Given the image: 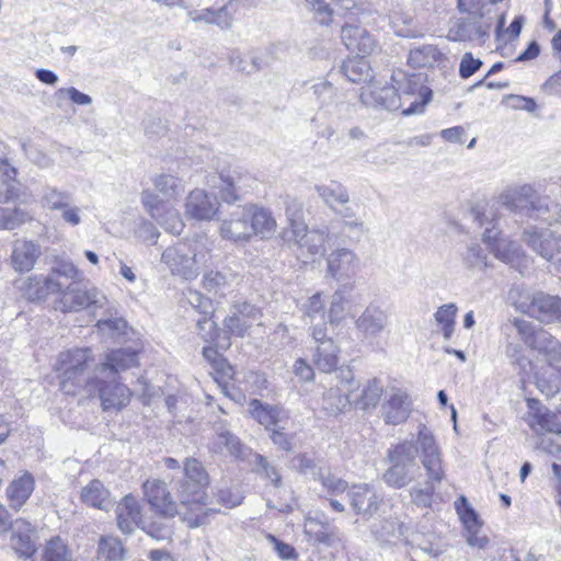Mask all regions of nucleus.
<instances>
[{
  "label": "nucleus",
  "instance_id": "obj_57",
  "mask_svg": "<svg viewBox=\"0 0 561 561\" xmlns=\"http://www.w3.org/2000/svg\"><path fill=\"white\" fill-rule=\"evenodd\" d=\"M31 219L32 216L24 209L2 208V224H0V227L4 230H13Z\"/></svg>",
  "mask_w": 561,
  "mask_h": 561
},
{
  "label": "nucleus",
  "instance_id": "obj_12",
  "mask_svg": "<svg viewBox=\"0 0 561 561\" xmlns=\"http://www.w3.org/2000/svg\"><path fill=\"white\" fill-rule=\"evenodd\" d=\"M141 201L148 214L168 232L172 234H180L182 232L184 224L171 203L164 202L151 191H144Z\"/></svg>",
  "mask_w": 561,
  "mask_h": 561
},
{
  "label": "nucleus",
  "instance_id": "obj_7",
  "mask_svg": "<svg viewBox=\"0 0 561 561\" xmlns=\"http://www.w3.org/2000/svg\"><path fill=\"white\" fill-rule=\"evenodd\" d=\"M391 79L394 83L397 93L400 94L403 105L409 102L407 107H402L403 115L421 113L424 106L431 101L432 91L424 84L423 73H405L402 70L393 71Z\"/></svg>",
  "mask_w": 561,
  "mask_h": 561
},
{
  "label": "nucleus",
  "instance_id": "obj_25",
  "mask_svg": "<svg viewBox=\"0 0 561 561\" xmlns=\"http://www.w3.org/2000/svg\"><path fill=\"white\" fill-rule=\"evenodd\" d=\"M219 207L220 203L216 196L196 188L186 197L185 216L196 220H211L218 213Z\"/></svg>",
  "mask_w": 561,
  "mask_h": 561
},
{
  "label": "nucleus",
  "instance_id": "obj_49",
  "mask_svg": "<svg viewBox=\"0 0 561 561\" xmlns=\"http://www.w3.org/2000/svg\"><path fill=\"white\" fill-rule=\"evenodd\" d=\"M382 386L376 379L369 380L362 389L358 398L353 399V403L362 410L375 408L382 394Z\"/></svg>",
  "mask_w": 561,
  "mask_h": 561
},
{
  "label": "nucleus",
  "instance_id": "obj_62",
  "mask_svg": "<svg viewBox=\"0 0 561 561\" xmlns=\"http://www.w3.org/2000/svg\"><path fill=\"white\" fill-rule=\"evenodd\" d=\"M323 311L324 300L321 293H316L302 305L304 316L310 318L311 320L317 316L323 314Z\"/></svg>",
  "mask_w": 561,
  "mask_h": 561
},
{
  "label": "nucleus",
  "instance_id": "obj_15",
  "mask_svg": "<svg viewBox=\"0 0 561 561\" xmlns=\"http://www.w3.org/2000/svg\"><path fill=\"white\" fill-rule=\"evenodd\" d=\"M219 236L224 240L244 243L251 240L247 204L237 206L219 222Z\"/></svg>",
  "mask_w": 561,
  "mask_h": 561
},
{
  "label": "nucleus",
  "instance_id": "obj_30",
  "mask_svg": "<svg viewBox=\"0 0 561 561\" xmlns=\"http://www.w3.org/2000/svg\"><path fill=\"white\" fill-rule=\"evenodd\" d=\"M238 274L230 270L208 271L204 273L202 285L203 288L214 296L225 297L234 290L238 284Z\"/></svg>",
  "mask_w": 561,
  "mask_h": 561
},
{
  "label": "nucleus",
  "instance_id": "obj_18",
  "mask_svg": "<svg viewBox=\"0 0 561 561\" xmlns=\"http://www.w3.org/2000/svg\"><path fill=\"white\" fill-rule=\"evenodd\" d=\"M21 294L30 301H41L51 294H59L64 283L53 276L32 275L16 282Z\"/></svg>",
  "mask_w": 561,
  "mask_h": 561
},
{
  "label": "nucleus",
  "instance_id": "obj_41",
  "mask_svg": "<svg viewBox=\"0 0 561 561\" xmlns=\"http://www.w3.org/2000/svg\"><path fill=\"white\" fill-rule=\"evenodd\" d=\"M215 431L217 439L214 443L213 450L217 454H222L225 450L234 458H242L245 451L244 446L240 439L232 434L226 425L216 424Z\"/></svg>",
  "mask_w": 561,
  "mask_h": 561
},
{
  "label": "nucleus",
  "instance_id": "obj_50",
  "mask_svg": "<svg viewBox=\"0 0 561 561\" xmlns=\"http://www.w3.org/2000/svg\"><path fill=\"white\" fill-rule=\"evenodd\" d=\"M458 308L455 304H445L436 310L434 318L440 327L444 339L449 340L455 330V319Z\"/></svg>",
  "mask_w": 561,
  "mask_h": 561
},
{
  "label": "nucleus",
  "instance_id": "obj_34",
  "mask_svg": "<svg viewBox=\"0 0 561 561\" xmlns=\"http://www.w3.org/2000/svg\"><path fill=\"white\" fill-rule=\"evenodd\" d=\"M41 255V247L28 240H18L13 244L11 263L15 271H31Z\"/></svg>",
  "mask_w": 561,
  "mask_h": 561
},
{
  "label": "nucleus",
  "instance_id": "obj_4",
  "mask_svg": "<svg viewBox=\"0 0 561 561\" xmlns=\"http://www.w3.org/2000/svg\"><path fill=\"white\" fill-rule=\"evenodd\" d=\"M209 484L203 482H174L173 490L180 506V515L190 528L209 523L219 511L207 507Z\"/></svg>",
  "mask_w": 561,
  "mask_h": 561
},
{
  "label": "nucleus",
  "instance_id": "obj_23",
  "mask_svg": "<svg viewBox=\"0 0 561 561\" xmlns=\"http://www.w3.org/2000/svg\"><path fill=\"white\" fill-rule=\"evenodd\" d=\"M261 311L255 306L242 302L236 304L225 319L224 325L230 334L243 337L254 322L260 320Z\"/></svg>",
  "mask_w": 561,
  "mask_h": 561
},
{
  "label": "nucleus",
  "instance_id": "obj_54",
  "mask_svg": "<svg viewBox=\"0 0 561 561\" xmlns=\"http://www.w3.org/2000/svg\"><path fill=\"white\" fill-rule=\"evenodd\" d=\"M462 261L470 270L482 271L488 267V255L479 244H470L462 253Z\"/></svg>",
  "mask_w": 561,
  "mask_h": 561
},
{
  "label": "nucleus",
  "instance_id": "obj_46",
  "mask_svg": "<svg viewBox=\"0 0 561 561\" xmlns=\"http://www.w3.org/2000/svg\"><path fill=\"white\" fill-rule=\"evenodd\" d=\"M249 411L251 415L266 428L275 426L280 416V410L277 407L263 405L256 399L250 401Z\"/></svg>",
  "mask_w": 561,
  "mask_h": 561
},
{
  "label": "nucleus",
  "instance_id": "obj_6",
  "mask_svg": "<svg viewBox=\"0 0 561 561\" xmlns=\"http://www.w3.org/2000/svg\"><path fill=\"white\" fill-rule=\"evenodd\" d=\"M420 445L403 442L389 451L391 467L385 472V482L393 488H403L415 479L420 467L416 465V455Z\"/></svg>",
  "mask_w": 561,
  "mask_h": 561
},
{
  "label": "nucleus",
  "instance_id": "obj_22",
  "mask_svg": "<svg viewBox=\"0 0 561 561\" xmlns=\"http://www.w3.org/2000/svg\"><path fill=\"white\" fill-rule=\"evenodd\" d=\"M527 408L525 421L535 433H552L557 438L560 437L561 425L557 414L549 412L537 399H527Z\"/></svg>",
  "mask_w": 561,
  "mask_h": 561
},
{
  "label": "nucleus",
  "instance_id": "obj_8",
  "mask_svg": "<svg viewBox=\"0 0 561 561\" xmlns=\"http://www.w3.org/2000/svg\"><path fill=\"white\" fill-rule=\"evenodd\" d=\"M497 199L507 209L530 217L534 214L541 217L550 210L547 198L539 197L530 184L507 186L500 193Z\"/></svg>",
  "mask_w": 561,
  "mask_h": 561
},
{
  "label": "nucleus",
  "instance_id": "obj_26",
  "mask_svg": "<svg viewBox=\"0 0 561 561\" xmlns=\"http://www.w3.org/2000/svg\"><path fill=\"white\" fill-rule=\"evenodd\" d=\"M381 411L387 424H401L410 416L412 411V400L405 390L393 388L382 404Z\"/></svg>",
  "mask_w": 561,
  "mask_h": 561
},
{
  "label": "nucleus",
  "instance_id": "obj_24",
  "mask_svg": "<svg viewBox=\"0 0 561 561\" xmlns=\"http://www.w3.org/2000/svg\"><path fill=\"white\" fill-rule=\"evenodd\" d=\"M218 179L219 184L216 187L219 191L220 198L228 204L239 201L253 182L248 172L237 169L220 173Z\"/></svg>",
  "mask_w": 561,
  "mask_h": 561
},
{
  "label": "nucleus",
  "instance_id": "obj_17",
  "mask_svg": "<svg viewBox=\"0 0 561 561\" xmlns=\"http://www.w3.org/2000/svg\"><path fill=\"white\" fill-rule=\"evenodd\" d=\"M142 488L148 503L158 514L165 517L180 515L179 503L173 500L165 482L157 479L147 480Z\"/></svg>",
  "mask_w": 561,
  "mask_h": 561
},
{
  "label": "nucleus",
  "instance_id": "obj_1",
  "mask_svg": "<svg viewBox=\"0 0 561 561\" xmlns=\"http://www.w3.org/2000/svg\"><path fill=\"white\" fill-rule=\"evenodd\" d=\"M54 370L62 393L67 396L84 393L89 397L95 394L98 377L101 374L91 348L75 347L60 352Z\"/></svg>",
  "mask_w": 561,
  "mask_h": 561
},
{
  "label": "nucleus",
  "instance_id": "obj_3",
  "mask_svg": "<svg viewBox=\"0 0 561 561\" xmlns=\"http://www.w3.org/2000/svg\"><path fill=\"white\" fill-rule=\"evenodd\" d=\"M161 260L173 275L195 279L203 267L211 264L213 256L205 243L193 241L167 248Z\"/></svg>",
  "mask_w": 561,
  "mask_h": 561
},
{
  "label": "nucleus",
  "instance_id": "obj_10",
  "mask_svg": "<svg viewBox=\"0 0 561 561\" xmlns=\"http://www.w3.org/2000/svg\"><path fill=\"white\" fill-rule=\"evenodd\" d=\"M312 341L311 360L313 365L323 373L333 371L339 364L340 347L335 341L328 335L327 323H318L310 328Z\"/></svg>",
  "mask_w": 561,
  "mask_h": 561
},
{
  "label": "nucleus",
  "instance_id": "obj_14",
  "mask_svg": "<svg viewBox=\"0 0 561 561\" xmlns=\"http://www.w3.org/2000/svg\"><path fill=\"white\" fill-rule=\"evenodd\" d=\"M354 324L364 340L373 341L387 330L389 317L379 305L369 304L355 319Z\"/></svg>",
  "mask_w": 561,
  "mask_h": 561
},
{
  "label": "nucleus",
  "instance_id": "obj_38",
  "mask_svg": "<svg viewBox=\"0 0 561 561\" xmlns=\"http://www.w3.org/2000/svg\"><path fill=\"white\" fill-rule=\"evenodd\" d=\"M34 490L33 477L25 472L19 478L14 479L7 488V497L10 506L18 511L20 510Z\"/></svg>",
  "mask_w": 561,
  "mask_h": 561
},
{
  "label": "nucleus",
  "instance_id": "obj_48",
  "mask_svg": "<svg viewBox=\"0 0 561 561\" xmlns=\"http://www.w3.org/2000/svg\"><path fill=\"white\" fill-rule=\"evenodd\" d=\"M174 482H203L210 484V477L202 463L196 458H186L183 462V477Z\"/></svg>",
  "mask_w": 561,
  "mask_h": 561
},
{
  "label": "nucleus",
  "instance_id": "obj_5",
  "mask_svg": "<svg viewBox=\"0 0 561 561\" xmlns=\"http://www.w3.org/2000/svg\"><path fill=\"white\" fill-rule=\"evenodd\" d=\"M516 310L540 322H552L561 316V300L558 296L541 290L517 287L511 291Z\"/></svg>",
  "mask_w": 561,
  "mask_h": 561
},
{
  "label": "nucleus",
  "instance_id": "obj_35",
  "mask_svg": "<svg viewBox=\"0 0 561 561\" xmlns=\"http://www.w3.org/2000/svg\"><path fill=\"white\" fill-rule=\"evenodd\" d=\"M352 285L340 286L331 296L328 320L330 324H339L345 319V314L351 311L352 304L356 296L352 294Z\"/></svg>",
  "mask_w": 561,
  "mask_h": 561
},
{
  "label": "nucleus",
  "instance_id": "obj_39",
  "mask_svg": "<svg viewBox=\"0 0 561 561\" xmlns=\"http://www.w3.org/2000/svg\"><path fill=\"white\" fill-rule=\"evenodd\" d=\"M80 497L84 504L100 510H108L112 506L110 491L98 479L90 481L81 489Z\"/></svg>",
  "mask_w": 561,
  "mask_h": 561
},
{
  "label": "nucleus",
  "instance_id": "obj_21",
  "mask_svg": "<svg viewBox=\"0 0 561 561\" xmlns=\"http://www.w3.org/2000/svg\"><path fill=\"white\" fill-rule=\"evenodd\" d=\"M95 394L101 400V407L104 411H119L128 405L131 399L130 389L116 381L115 379L105 381L98 377V388Z\"/></svg>",
  "mask_w": 561,
  "mask_h": 561
},
{
  "label": "nucleus",
  "instance_id": "obj_2",
  "mask_svg": "<svg viewBox=\"0 0 561 561\" xmlns=\"http://www.w3.org/2000/svg\"><path fill=\"white\" fill-rule=\"evenodd\" d=\"M417 443L421 451V462L426 471L427 481L424 488H413L410 491L412 502L417 506L428 507L432 504L435 491L434 483L440 482L445 477L442 455L433 433L425 426L420 425Z\"/></svg>",
  "mask_w": 561,
  "mask_h": 561
},
{
  "label": "nucleus",
  "instance_id": "obj_31",
  "mask_svg": "<svg viewBox=\"0 0 561 561\" xmlns=\"http://www.w3.org/2000/svg\"><path fill=\"white\" fill-rule=\"evenodd\" d=\"M117 526L124 534H130L136 527H141L145 523L140 515V505L138 501L126 495L116 507Z\"/></svg>",
  "mask_w": 561,
  "mask_h": 561
},
{
  "label": "nucleus",
  "instance_id": "obj_63",
  "mask_svg": "<svg viewBox=\"0 0 561 561\" xmlns=\"http://www.w3.org/2000/svg\"><path fill=\"white\" fill-rule=\"evenodd\" d=\"M511 323L514 327V329L516 330L520 340L526 345L533 346L534 334H535V329H534L533 323L527 320L519 319V318L513 319Z\"/></svg>",
  "mask_w": 561,
  "mask_h": 561
},
{
  "label": "nucleus",
  "instance_id": "obj_11",
  "mask_svg": "<svg viewBox=\"0 0 561 561\" xmlns=\"http://www.w3.org/2000/svg\"><path fill=\"white\" fill-rule=\"evenodd\" d=\"M358 387L351 370H341L331 379V387L323 394V409L332 415L343 412L353 402L352 393Z\"/></svg>",
  "mask_w": 561,
  "mask_h": 561
},
{
  "label": "nucleus",
  "instance_id": "obj_40",
  "mask_svg": "<svg viewBox=\"0 0 561 561\" xmlns=\"http://www.w3.org/2000/svg\"><path fill=\"white\" fill-rule=\"evenodd\" d=\"M305 534L310 540L321 543L325 547H333L341 541L335 528L323 524L316 518L308 517L305 522Z\"/></svg>",
  "mask_w": 561,
  "mask_h": 561
},
{
  "label": "nucleus",
  "instance_id": "obj_36",
  "mask_svg": "<svg viewBox=\"0 0 561 561\" xmlns=\"http://www.w3.org/2000/svg\"><path fill=\"white\" fill-rule=\"evenodd\" d=\"M348 496L353 510L358 515H373L378 508V496L368 484L353 485Z\"/></svg>",
  "mask_w": 561,
  "mask_h": 561
},
{
  "label": "nucleus",
  "instance_id": "obj_56",
  "mask_svg": "<svg viewBox=\"0 0 561 561\" xmlns=\"http://www.w3.org/2000/svg\"><path fill=\"white\" fill-rule=\"evenodd\" d=\"M455 507L465 526V529H473L474 527L481 526L478 514L470 506L468 500L465 496H460L455 502Z\"/></svg>",
  "mask_w": 561,
  "mask_h": 561
},
{
  "label": "nucleus",
  "instance_id": "obj_43",
  "mask_svg": "<svg viewBox=\"0 0 561 561\" xmlns=\"http://www.w3.org/2000/svg\"><path fill=\"white\" fill-rule=\"evenodd\" d=\"M342 72L353 83H365L373 79V70L364 57L350 58L343 62Z\"/></svg>",
  "mask_w": 561,
  "mask_h": 561
},
{
  "label": "nucleus",
  "instance_id": "obj_37",
  "mask_svg": "<svg viewBox=\"0 0 561 561\" xmlns=\"http://www.w3.org/2000/svg\"><path fill=\"white\" fill-rule=\"evenodd\" d=\"M389 23L397 36L419 38L424 35L423 30L417 27L413 15L402 9L391 11L389 14Z\"/></svg>",
  "mask_w": 561,
  "mask_h": 561
},
{
  "label": "nucleus",
  "instance_id": "obj_47",
  "mask_svg": "<svg viewBox=\"0 0 561 561\" xmlns=\"http://www.w3.org/2000/svg\"><path fill=\"white\" fill-rule=\"evenodd\" d=\"M124 547L119 539L113 536H102L99 539L98 558L101 561H123Z\"/></svg>",
  "mask_w": 561,
  "mask_h": 561
},
{
  "label": "nucleus",
  "instance_id": "obj_13",
  "mask_svg": "<svg viewBox=\"0 0 561 561\" xmlns=\"http://www.w3.org/2000/svg\"><path fill=\"white\" fill-rule=\"evenodd\" d=\"M358 255L348 248L340 247L327 256V274L336 280H346L356 275L359 270Z\"/></svg>",
  "mask_w": 561,
  "mask_h": 561
},
{
  "label": "nucleus",
  "instance_id": "obj_55",
  "mask_svg": "<svg viewBox=\"0 0 561 561\" xmlns=\"http://www.w3.org/2000/svg\"><path fill=\"white\" fill-rule=\"evenodd\" d=\"M310 92L314 100L321 105L325 106L331 104V102L337 95V90L334 85L328 80H320L314 82L310 87Z\"/></svg>",
  "mask_w": 561,
  "mask_h": 561
},
{
  "label": "nucleus",
  "instance_id": "obj_61",
  "mask_svg": "<svg viewBox=\"0 0 561 561\" xmlns=\"http://www.w3.org/2000/svg\"><path fill=\"white\" fill-rule=\"evenodd\" d=\"M344 219V226L351 229H358L359 231L365 230L364 220L356 216V211L353 206L344 205L341 209L334 210Z\"/></svg>",
  "mask_w": 561,
  "mask_h": 561
},
{
  "label": "nucleus",
  "instance_id": "obj_20",
  "mask_svg": "<svg viewBox=\"0 0 561 561\" xmlns=\"http://www.w3.org/2000/svg\"><path fill=\"white\" fill-rule=\"evenodd\" d=\"M483 240L491 245V250L499 260L516 268L526 266V259L520 247L514 241L497 239V231L494 227L485 228Z\"/></svg>",
  "mask_w": 561,
  "mask_h": 561
},
{
  "label": "nucleus",
  "instance_id": "obj_29",
  "mask_svg": "<svg viewBox=\"0 0 561 561\" xmlns=\"http://www.w3.org/2000/svg\"><path fill=\"white\" fill-rule=\"evenodd\" d=\"M341 38L350 51L357 53L358 55H369L376 48V42L373 36L359 25L346 24L343 26Z\"/></svg>",
  "mask_w": 561,
  "mask_h": 561
},
{
  "label": "nucleus",
  "instance_id": "obj_42",
  "mask_svg": "<svg viewBox=\"0 0 561 561\" xmlns=\"http://www.w3.org/2000/svg\"><path fill=\"white\" fill-rule=\"evenodd\" d=\"M446 59L435 45H423L410 50L408 64L413 68L434 67Z\"/></svg>",
  "mask_w": 561,
  "mask_h": 561
},
{
  "label": "nucleus",
  "instance_id": "obj_58",
  "mask_svg": "<svg viewBox=\"0 0 561 561\" xmlns=\"http://www.w3.org/2000/svg\"><path fill=\"white\" fill-rule=\"evenodd\" d=\"M71 195L57 188L48 187L43 195V204L50 210H61L71 202Z\"/></svg>",
  "mask_w": 561,
  "mask_h": 561
},
{
  "label": "nucleus",
  "instance_id": "obj_51",
  "mask_svg": "<svg viewBox=\"0 0 561 561\" xmlns=\"http://www.w3.org/2000/svg\"><path fill=\"white\" fill-rule=\"evenodd\" d=\"M153 183L156 190L161 193L167 198L165 202L169 203L171 199L178 198L184 192L181 180L170 174L158 175Z\"/></svg>",
  "mask_w": 561,
  "mask_h": 561
},
{
  "label": "nucleus",
  "instance_id": "obj_9",
  "mask_svg": "<svg viewBox=\"0 0 561 561\" xmlns=\"http://www.w3.org/2000/svg\"><path fill=\"white\" fill-rule=\"evenodd\" d=\"M60 294L59 308L64 312L78 311L85 308H91L94 311L98 309L111 310L110 301L106 296L95 287H85L80 282L64 283V288Z\"/></svg>",
  "mask_w": 561,
  "mask_h": 561
},
{
  "label": "nucleus",
  "instance_id": "obj_16",
  "mask_svg": "<svg viewBox=\"0 0 561 561\" xmlns=\"http://www.w3.org/2000/svg\"><path fill=\"white\" fill-rule=\"evenodd\" d=\"M359 100L364 105L374 108L397 111L403 107L402 99L393 85L381 87L376 83L364 85L360 88Z\"/></svg>",
  "mask_w": 561,
  "mask_h": 561
},
{
  "label": "nucleus",
  "instance_id": "obj_28",
  "mask_svg": "<svg viewBox=\"0 0 561 561\" xmlns=\"http://www.w3.org/2000/svg\"><path fill=\"white\" fill-rule=\"evenodd\" d=\"M250 238L259 236L261 239H271L277 229V221L272 211L256 204H247Z\"/></svg>",
  "mask_w": 561,
  "mask_h": 561
},
{
  "label": "nucleus",
  "instance_id": "obj_32",
  "mask_svg": "<svg viewBox=\"0 0 561 561\" xmlns=\"http://www.w3.org/2000/svg\"><path fill=\"white\" fill-rule=\"evenodd\" d=\"M9 529L12 530L11 547L14 551L23 558L31 557L36 550L32 525L20 518L12 523Z\"/></svg>",
  "mask_w": 561,
  "mask_h": 561
},
{
  "label": "nucleus",
  "instance_id": "obj_19",
  "mask_svg": "<svg viewBox=\"0 0 561 561\" xmlns=\"http://www.w3.org/2000/svg\"><path fill=\"white\" fill-rule=\"evenodd\" d=\"M293 240L300 251V255L316 256L325 252V242L329 238L327 229L309 230L306 224H297L291 231Z\"/></svg>",
  "mask_w": 561,
  "mask_h": 561
},
{
  "label": "nucleus",
  "instance_id": "obj_60",
  "mask_svg": "<svg viewBox=\"0 0 561 561\" xmlns=\"http://www.w3.org/2000/svg\"><path fill=\"white\" fill-rule=\"evenodd\" d=\"M304 204L296 199L289 198L286 201L285 215L288 220L290 231L295 229L297 224H305L302 220Z\"/></svg>",
  "mask_w": 561,
  "mask_h": 561
},
{
  "label": "nucleus",
  "instance_id": "obj_45",
  "mask_svg": "<svg viewBox=\"0 0 561 561\" xmlns=\"http://www.w3.org/2000/svg\"><path fill=\"white\" fill-rule=\"evenodd\" d=\"M16 171L8 162L0 160V203H8L18 196Z\"/></svg>",
  "mask_w": 561,
  "mask_h": 561
},
{
  "label": "nucleus",
  "instance_id": "obj_64",
  "mask_svg": "<svg viewBox=\"0 0 561 561\" xmlns=\"http://www.w3.org/2000/svg\"><path fill=\"white\" fill-rule=\"evenodd\" d=\"M216 502L226 508H233L241 504L242 496L230 488L218 489L215 493Z\"/></svg>",
  "mask_w": 561,
  "mask_h": 561
},
{
  "label": "nucleus",
  "instance_id": "obj_44",
  "mask_svg": "<svg viewBox=\"0 0 561 561\" xmlns=\"http://www.w3.org/2000/svg\"><path fill=\"white\" fill-rule=\"evenodd\" d=\"M319 196L332 209L336 210V206H344L350 202L347 190L337 182H331L327 185H318L316 187Z\"/></svg>",
  "mask_w": 561,
  "mask_h": 561
},
{
  "label": "nucleus",
  "instance_id": "obj_27",
  "mask_svg": "<svg viewBox=\"0 0 561 561\" xmlns=\"http://www.w3.org/2000/svg\"><path fill=\"white\" fill-rule=\"evenodd\" d=\"M524 241L541 257L551 261L560 251L558 230L535 228L524 232Z\"/></svg>",
  "mask_w": 561,
  "mask_h": 561
},
{
  "label": "nucleus",
  "instance_id": "obj_52",
  "mask_svg": "<svg viewBox=\"0 0 561 561\" xmlns=\"http://www.w3.org/2000/svg\"><path fill=\"white\" fill-rule=\"evenodd\" d=\"M42 561H71V553L67 545L59 537H55L44 547Z\"/></svg>",
  "mask_w": 561,
  "mask_h": 561
},
{
  "label": "nucleus",
  "instance_id": "obj_59",
  "mask_svg": "<svg viewBox=\"0 0 561 561\" xmlns=\"http://www.w3.org/2000/svg\"><path fill=\"white\" fill-rule=\"evenodd\" d=\"M317 480L321 482L322 486L328 491V493L333 495L345 492L348 486L345 480L332 474L329 471H319Z\"/></svg>",
  "mask_w": 561,
  "mask_h": 561
},
{
  "label": "nucleus",
  "instance_id": "obj_53",
  "mask_svg": "<svg viewBox=\"0 0 561 561\" xmlns=\"http://www.w3.org/2000/svg\"><path fill=\"white\" fill-rule=\"evenodd\" d=\"M112 307L111 310H106L110 317L105 319H100L96 323L98 329L112 337L118 336L121 334H125L127 329V322L121 317H112V310H114V306L110 302Z\"/></svg>",
  "mask_w": 561,
  "mask_h": 561
},
{
  "label": "nucleus",
  "instance_id": "obj_33",
  "mask_svg": "<svg viewBox=\"0 0 561 561\" xmlns=\"http://www.w3.org/2000/svg\"><path fill=\"white\" fill-rule=\"evenodd\" d=\"M139 365L136 351L127 347L111 351L103 363L99 365L100 374L115 375Z\"/></svg>",
  "mask_w": 561,
  "mask_h": 561
}]
</instances>
